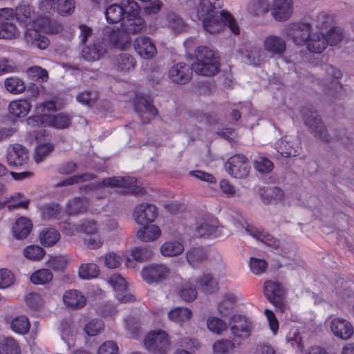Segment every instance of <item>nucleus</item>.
Here are the masks:
<instances>
[{
  "instance_id": "72a5a7b5",
  "label": "nucleus",
  "mask_w": 354,
  "mask_h": 354,
  "mask_svg": "<svg viewBox=\"0 0 354 354\" xmlns=\"http://www.w3.org/2000/svg\"><path fill=\"white\" fill-rule=\"evenodd\" d=\"M48 126H52L55 128L64 129L68 128L71 124V118L64 114L59 113L57 115H52L47 113Z\"/></svg>"
},
{
  "instance_id": "7ed1b4c3",
  "label": "nucleus",
  "mask_w": 354,
  "mask_h": 354,
  "mask_svg": "<svg viewBox=\"0 0 354 354\" xmlns=\"http://www.w3.org/2000/svg\"><path fill=\"white\" fill-rule=\"evenodd\" d=\"M232 341L221 339L213 345L215 354H228L236 346L241 345V342L250 336L252 323L245 316L233 315L230 317Z\"/></svg>"
},
{
  "instance_id": "603ef678",
  "label": "nucleus",
  "mask_w": 354,
  "mask_h": 354,
  "mask_svg": "<svg viewBox=\"0 0 354 354\" xmlns=\"http://www.w3.org/2000/svg\"><path fill=\"white\" fill-rule=\"evenodd\" d=\"M55 3L57 4V11L62 16L71 15L75 7L74 0H56Z\"/></svg>"
},
{
  "instance_id": "ddd939ff",
  "label": "nucleus",
  "mask_w": 354,
  "mask_h": 354,
  "mask_svg": "<svg viewBox=\"0 0 354 354\" xmlns=\"http://www.w3.org/2000/svg\"><path fill=\"white\" fill-rule=\"evenodd\" d=\"M158 215L157 208L152 204H140L134 210L133 216L136 222L140 225H146L154 221Z\"/></svg>"
},
{
  "instance_id": "a18cd8bd",
  "label": "nucleus",
  "mask_w": 354,
  "mask_h": 354,
  "mask_svg": "<svg viewBox=\"0 0 354 354\" xmlns=\"http://www.w3.org/2000/svg\"><path fill=\"white\" fill-rule=\"evenodd\" d=\"M53 273L46 268L38 270L30 276V281L34 284H45L53 279Z\"/></svg>"
},
{
  "instance_id": "864d4df0",
  "label": "nucleus",
  "mask_w": 354,
  "mask_h": 354,
  "mask_svg": "<svg viewBox=\"0 0 354 354\" xmlns=\"http://www.w3.org/2000/svg\"><path fill=\"white\" fill-rule=\"evenodd\" d=\"M151 255L152 251L147 246L135 248L131 252V257L140 262L149 259Z\"/></svg>"
},
{
  "instance_id": "ea45409f",
  "label": "nucleus",
  "mask_w": 354,
  "mask_h": 354,
  "mask_svg": "<svg viewBox=\"0 0 354 354\" xmlns=\"http://www.w3.org/2000/svg\"><path fill=\"white\" fill-rule=\"evenodd\" d=\"M6 89L13 94H19L24 92L26 86L24 82L17 77H7L4 81Z\"/></svg>"
},
{
  "instance_id": "6ab92c4d",
  "label": "nucleus",
  "mask_w": 354,
  "mask_h": 354,
  "mask_svg": "<svg viewBox=\"0 0 354 354\" xmlns=\"http://www.w3.org/2000/svg\"><path fill=\"white\" fill-rule=\"evenodd\" d=\"M292 0H274L272 8V15L277 21H286L292 12Z\"/></svg>"
},
{
  "instance_id": "6e6552de",
  "label": "nucleus",
  "mask_w": 354,
  "mask_h": 354,
  "mask_svg": "<svg viewBox=\"0 0 354 354\" xmlns=\"http://www.w3.org/2000/svg\"><path fill=\"white\" fill-rule=\"evenodd\" d=\"M225 169L234 178H244L250 173V165L245 156L236 154L230 157L227 161Z\"/></svg>"
},
{
  "instance_id": "423d86ee",
  "label": "nucleus",
  "mask_w": 354,
  "mask_h": 354,
  "mask_svg": "<svg viewBox=\"0 0 354 354\" xmlns=\"http://www.w3.org/2000/svg\"><path fill=\"white\" fill-rule=\"evenodd\" d=\"M146 28L145 20L140 16L124 19L121 23V28L118 31H113L110 39L115 44L120 45L123 42L129 43L130 39L128 37L122 38L123 34L127 35H136L141 32Z\"/></svg>"
},
{
  "instance_id": "1a4fd4ad",
  "label": "nucleus",
  "mask_w": 354,
  "mask_h": 354,
  "mask_svg": "<svg viewBox=\"0 0 354 354\" xmlns=\"http://www.w3.org/2000/svg\"><path fill=\"white\" fill-rule=\"evenodd\" d=\"M170 273L169 268L163 263H153L142 269L143 280L149 284L165 281Z\"/></svg>"
},
{
  "instance_id": "2eb2a0df",
  "label": "nucleus",
  "mask_w": 354,
  "mask_h": 354,
  "mask_svg": "<svg viewBox=\"0 0 354 354\" xmlns=\"http://www.w3.org/2000/svg\"><path fill=\"white\" fill-rule=\"evenodd\" d=\"M277 151L283 157H294L299 154L301 149L297 139L286 136L277 143Z\"/></svg>"
},
{
  "instance_id": "4c0bfd02",
  "label": "nucleus",
  "mask_w": 354,
  "mask_h": 354,
  "mask_svg": "<svg viewBox=\"0 0 354 354\" xmlns=\"http://www.w3.org/2000/svg\"><path fill=\"white\" fill-rule=\"evenodd\" d=\"M184 250L183 244L178 241H167L160 248L161 253L165 257H174L180 254Z\"/></svg>"
},
{
  "instance_id": "8fccbe9b",
  "label": "nucleus",
  "mask_w": 354,
  "mask_h": 354,
  "mask_svg": "<svg viewBox=\"0 0 354 354\" xmlns=\"http://www.w3.org/2000/svg\"><path fill=\"white\" fill-rule=\"evenodd\" d=\"M269 6L268 0H254L250 3L248 9L254 15L259 16L267 13Z\"/></svg>"
},
{
  "instance_id": "680f3d73",
  "label": "nucleus",
  "mask_w": 354,
  "mask_h": 354,
  "mask_svg": "<svg viewBox=\"0 0 354 354\" xmlns=\"http://www.w3.org/2000/svg\"><path fill=\"white\" fill-rule=\"evenodd\" d=\"M27 73L34 80L46 82L48 79V71L38 66L29 68Z\"/></svg>"
},
{
  "instance_id": "58836bf2",
  "label": "nucleus",
  "mask_w": 354,
  "mask_h": 354,
  "mask_svg": "<svg viewBox=\"0 0 354 354\" xmlns=\"http://www.w3.org/2000/svg\"><path fill=\"white\" fill-rule=\"evenodd\" d=\"M14 12L15 17L21 26L25 27L30 24L31 19L29 6L20 4L14 10Z\"/></svg>"
},
{
  "instance_id": "052dcab7",
  "label": "nucleus",
  "mask_w": 354,
  "mask_h": 354,
  "mask_svg": "<svg viewBox=\"0 0 354 354\" xmlns=\"http://www.w3.org/2000/svg\"><path fill=\"white\" fill-rule=\"evenodd\" d=\"M250 234L261 241L268 246L278 248L279 246V241L275 239L272 235L266 232H250Z\"/></svg>"
},
{
  "instance_id": "bf43d9fd",
  "label": "nucleus",
  "mask_w": 354,
  "mask_h": 354,
  "mask_svg": "<svg viewBox=\"0 0 354 354\" xmlns=\"http://www.w3.org/2000/svg\"><path fill=\"white\" fill-rule=\"evenodd\" d=\"M67 261V258L65 256H53L50 257L47 265L55 271H63L66 267Z\"/></svg>"
},
{
  "instance_id": "13d9d810",
  "label": "nucleus",
  "mask_w": 354,
  "mask_h": 354,
  "mask_svg": "<svg viewBox=\"0 0 354 354\" xmlns=\"http://www.w3.org/2000/svg\"><path fill=\"white\" fill-rule=\"evenodd\" d=\"M325 38L327 41L328 45L336 46L343 38V30L339 27H333L327 32Z\"/></svg>"
},
{
  "instance_id": "a19ab883",
  "label": "nucleus",
  "mask_w": 354,
  "mask_h": 354,
  "mask_svg": "<svg viewBox=\"0 0 354 354\" xmlns=\"http://www.w3.org/2000/svg\"><path fill=\"white\" fill-rule=\"evenodd\" d=\"M97 97L98 93L96 91L91 88H86L77 95L76 100L83 105L91 106L95 103Z\"/></svg>"
},
{
  "instance_id": "09e8293b",
  "label": "nucleus",
  "mask_w": 354,
  "mask_h": 354,
  "mask_svg": "<svg viewBox=\"0 0 354 354\" xmlns=\"http://www.w3.org/2000/svg\"><path fill=\"white\" fill-rule=\"evenodd\" d=\"M98 266L95 263L82 264L79 269V276L82 279H91L99 275Z\"/></svg>"
},
{
  "instance_id": "0e129e2a",
  "label": "nucleus",
  "mask_w": 354,
  "mask_h": 354,
  "mask_svg": "<svg viewBox=\"0 0 354 354\" xmlns=\"http://www.w3.org/2000/svg\"><path fill=\"white\" fill-rule=\"evenodd\" d=\"M129 336L137 338L140 333V324L135 317H129L124 320Z\"/></svg>"
},
{
  "instance_id": "774afa93",
  "label": "nucleus",
  "mask_w": 354,
  "mask_h": 354,
  "mask_svg": "<svg viewBox=\"0 0 354 354\" xmlns=\"http://www.w3.org/2000/svg\"><path fill=\"white\" fill-rule=\"evenodd\" d=\"M254 167L257 170L261 173H268L272 170L274 165L268 158L259 157L255 160Z\"/></svg>"
},
{
  "instance_id": "3c124183",
  "label": "nucleus",
  "mask_w": 354,
  "mask_h": 354,
  "mask_svg": "<svg viewBox=\"0 0 354 354\" xmlns=\"http://www.w3.org/2000/svg\"><path fill=\"white\" fill-rule=\"evenodd\" d=\"M197 281L206 292L212 293L217 289V283L210 273L203 274Z\"/></svg>"
},
{
  "instance_id": "4d7b16f0",
  "label": "nucleus",
  "mask_w": 354,
  "mask_h": 354,
  "mask_svg": "<svg viewBox=\"0 0 354 354\" xmlns=\"http://www.w3.org/2000/svg\"><path fill=\"white\" fill-rule=\"evenodd\" d=\"M104 328V322L100 319H93L84 326L85 333L89 336L98 335Z\"/></svg>"
},
{
  "instance_id": "f257e3e1",
  "label": "nucleus",
  "mask_w": 354,
  "mask_h": 354,
  "mask_svg": "<svg viewBox=\"0 0 354 354\" xmlns=\"http://www.w3.org/2000/svg\"><path fill=\"white\" fill-rule=\"evenodd\" d=\"M223 6L221 0H199V4L192 15L194 20H201L204 29L211 34L218 33L224 26L234 35L240 32L234 17L228 12L218 11Z\"/></svg>"
},
{
  "instance_id": "a878e982",
  "label": "nucleus",
  "mask_w": 354,
  "mask_h": 354,
  "mask_svg": "<svg viewBox=\"0 0 354 354\" xmlns=\"http://www.w3.org/2000/svg\"><path fill=\"white\" fill-rule=\"evenodd\" d=\"M335 290L336 295L342 299L352 298L354 297V282L339 277L336 279Z\"/></svg>"
},
{
  "instance_id": "aec40b11",
  "label": "nucleus",
  "mask_w": 354,
  "mask_h": 354,
  "mask_svg": "<svg viewBox=\"0 0 354 354\" xmlns=\"http://www.w3.org/2000/svg\"><path fill=\"white\" fill-rule=\"evenodd\" d=\"M265 50L272 55H282L286 49V43L283 38L270 35L263 41Z\"/></svg>"
},
{
  "instance_id": "473e14b6",
  "label": "nucleus",
  "mask_w": 354,
  "mask_h": 354,
  "mask_svg": "<svg viewBox=\"0 0 354 354\" xmlns=\"http://www.w3.org/2000/svg\"><path fill=\"white\" fill-rule=\"evenodd\" d=\"M88 201L84 197H76L69 201L67 212L70 215H77L86 212Z\"/></svg>"
},
{
  "instance_id": "49530a36",
  "label": "nucleus",
  "mask_w": 354,
  "mask_h": 354,
  "mask_svg": "<svg viewBox=\"0 0 354 354\" xmlns=\"http://www.w3.org/2000/svg\"><path fill=\"white\" fill-rule=\"evenodd\" d=\"M11 328L19 334H26L30 328V322L25 315L17 316L11 322Z\"/></svg>"
},
{
  "instance_id": "69168bd1",
  "label": "nucleus",
  "mask_w": 354,
  "mask_h": 354,
  "mask_svg": "<svg viewBox=\"0 0 354 354\" xmlns=\"http://www.w3.org/2000/svg\"><path fill=\"white\" fill-rule=\"evenodd\" d=\"M54 149V146L50 143L39 145L36 149L35 161L40 162L43 159L51 153Z\"/></svg>"
},
{
  "instance_id": "b1692460",
  "label": "nucleus",
  "mask_w": 354,
  "mask_h": 354,
  "mask_svg": "<svg viewBox=\"0 0 354 354\" xmlns=\"http://www.w3.org/2000/svg\"><path fill=\"white\" fill-rule=\"evenodd\" d=\"M63 301L66 306L73 309L84 307L86 299L82 293L77 290H68L63 295Z\"/></svg>"
},
{
  "instance_id": "f03ea898",
  "label": "nucleus",
  "mask_w": 354,
  "mask_h": 354,
  "mask_svg": "<svg viewBox=\"0 0 354 354\" xmlns=\"http://www.w3.org/2000/svg\"><path fill=\"white\" fill-rule=\"evenodd\" d=\"M196 62L189 66L183 62L174 65L169 71V78L178 84L189 82L193 71L203 76H212L218 72V60L212 50L206 46H199L195 50Z\"/></svg>"
},
{
  "instance_id": "e2e57ef3",
  "label": "nucleus",
  "mask_w": 354,
  "mask_h": 354,
  "mask_svg": "<svg viewBox=\"0 0 354 354\" xmlns=\"http://www.w3.org/2000/svg\"><path fill=\"white\" fill-rule=\"evenodd\" d=\"M62 338L68 344L71 343V340L74 335L75 330L73 323L71 320H64L61 323Z\"/></svg>"
},
{
  "instance_id": "dca6fc26",
  "label": "nucleus",
  "mask_w": 354,
  "mask_h": 354,
  "mask_svg": "<svg viewBox=\"0 0 354 354\" xmlns=\"http://www.w3.org/2000/svg\"><path fill=\"white\" fill-rule=\"evenodd\" d=\"M6 158L9 166H21L28 160L26 148L19 144L9 147L6 152Z\"/></svg>"
},
{
  "instance_id": "412c9836",
  "label": "nucleus",
  "mask_w": 354,
  "mask_h": 354,
  "mask_svg": "<svg viewBox=\"0 0 354 354\" xmlns=\"http://www.w3.org/2000/svg\"><path fill=\"white\" fill-rule=\"evenodd\" d=\"M32 223L30 219L21 216L17 219L12 227L13 237L17 240L26 239L30 233Z\"/></svg>"
},
{
  "instance_id": "79ce46f5",
  "label": "nucleus",
  "mask_w": 354,
  "mask_h": 354,
  "mask_svg": "<svg viewBox=\"0 0 354 354\" xmlns=\"http://www.w3.org/2000/svg\"><path fill=\"white\" fill-rule=\"evenodd\" d=\"M120 6L123 10L124 19L140 15V6L134 0H122Z\"/></svg>"
},
{
  "instance_id": "20e7f679",
  "label": "nucleus",
  "mask_w": 354,
  "mask_h": 354,
  "mask_svg": "<svg viewBox=\"0 0 354 354\" xmlns=\"http://www.w3.org/2000/svg\"><path fill=\"white\" fill-rule=\"evenodd\" d=\"M137 180L131 176H113L106 178L102 181L92 183L80 187V192L82 194H88L91 192L100 189L103 186L110 187H122L131 193L139 194L142 188L136 185Z\"/></svg>"
},
{
  "instance_id": "4be33fe9",
  "label": "nucleus",
  "mask_w": 354,
  "mask_h": 354,
  "mask_svg": "<svg viewBox=\"0 0 354 354\" xmlns=\"http://www.w3.org/2000/svg\"><path fill=\"white\" fill-rule=\"evenodd\" d=\"M259 194L261 200L266 205L277 204L283 198V191L276 186L261 188Z\"/></svg>"
},
{
  "instance_id": "2f4dec72",
  "label": "nucleus",
  "mask_w": 354,
  "mask_h": 354,
  "mask_svg": "<svg viewBox=\"0 0 354 354\" xmlns=\"http://www.w3.org/2000/svg\"><path fill=\"white\" fill-rule=\"evenodd\" d=\"M122 8L120 4L113 3L109 6L105 11L104 15L106 19L109 24H117L122 22L124 20V15L122 12Z\"/></svg>"
},
{
  "instance_id": "de8ad7c7",
  "label": "nucleus",
  "mask_w": 354,
  "mask_h": 354,
  "mask_svg": "<svg viewBox=\"0 0 354 354\" xmlns=\"http://www.w3.org/2000/svg\"><path fill=\"white\" fill-rule=\"evenodd\" d=\"M192 314V313L189 308H176L168 313V317L176 322H183L189 319Z\"/></svg>"
},
{
  "instance_id": "338daca9",
  "label": "nucleus",
  "mask_w": 354,
  "mask_h": 354,
  "mask_svg": "<svg viewBox=\"0 0 354 354\" xmlns=\"http://www.w3.org/2000/svg\"><path fill=\"white\" fill-rule=\"evenodd\" d=\"M250 267L252 272L256 274H261L266 271L268 263L263 259L252 257L250 261Z\"/></svg>"
},
{
  "instance_id": "37998d69",
  "label": "nucleus",
  "mask_w": 354,
  "mask_h": 354,
  "mask_svg": "<svg viewBox=\"0 0 354 354\" xmlns=\"http://www.w3.org/2000/svg\"><path fill=\"white\" fill-rule=\"evenodd\" d=\"M21 351L17 342L11 337L0 341V354H20Z\"/></svg>"
},
{
  "instance_id": "9b49d317",
  "label": "nucleus",
  "mask_w": 354,
  "mask_h": 354,
  "mask_svg": "<svg viewBox=\"0 0 354 354\" xmlns=\"http://www.w3.org/2000/svg\"><path fill=\"white\" fill-rule=\"evenodd\" d=\"M263 292L268 300L280 312H283L285 306L283 302V289L282 286L275 281H266L263 286Z\"/></svg>"
},
{
  "instance_id": "f3484780",
  "label": "nucleus",
  "mask_w": 354,
  "mask_h": 354,
  "mask_svg": "<svg viewBox=\"0 0 354 354\" xmlns=\"http://www.w3.org/2000/svg\"><path fill=\"white\" fill-rule=\"evenodd\" d=\"M134 48L137 53L144 59H150L157 54V49L148 37H141L135 39Z\"/></svg>"
},
{
  "instance_id": "393cba45",
  "label": "nucleus",
  "mask_w": 354,
  "mask_h": 354,
  "mask_svg": "<svg viewBox=\"0 0 354 354\" xmlns=\"http://www.w3.org/2000/svg\"><path fill=\"white\" fill-rule=\"evenodd\" d=\"M243 61L246 64L259 66L263 61L262 51L260 47L249 45L241 50Z\"/></svg>"
},
{
  "instance_id": "4468645a",
  "label": "nucleus",
  "mask_w": 354,
  "mask_h": 354,
  "mask_svg": "<svg viewBox=\"0 0 354 354\" xmlns=\"http://www.w3.org/2000/svg\"><path fill=\"white\" fill-rule=\"evenodd\" d=\"M109 282L116 292V298L120 303L134 301V296L127 293L125 279L120 274H113L110 277Z\"/></svg>"
},
{
  "instance_id": "c9c22d12",
  "label": "nucleus",
  "mask_w": 354,
  "mask_h": 354,
  "mask_svg": "<svg viewBox=\"0 0 354 354\" xmlns=\"http://www.w3.org/2000/svg\"><path fill=\"white\" fill-rule=\"evenodd\" d=\"M188 263L194 268L198 267V264L207 259V254L202 248L191 249L187 252L186 255Z\"/></svg>"
},
{
  "instance_id": "c756f323",
  "label": "nucleus",
  "mask_w": 354,
  "mask_h": 354,
  "mask_svg": "<svg viewBox=\"0 0 354 354\" xmlns=\"http://www.w3.org/2000/svg\"><path fill=\"white\" fill-rule=\"evenodd\" d=\"M134 105L135 109L138 112L145 111L152 116H156L158 114V110L153 105L152 101L149 97L136 95Z\"/></svg>"
},
{
  "instance_id": "0eeeda50",
  "label": "nucleus",
  "mask_w": 354,
  "mask_h": 354,
  "mask_svg": "<svg viewBox=\"0 0 354 354\" xmlns=\"http://www.w3.org/2000/svg\"><path fill=\"white\" fill-rule=\"evenodd\" d=\"M303 120L315 136L326 142L330 141V136L324 125L317 111L310 107H303L301 110Z\"/></svg>"
},
{
  "instance_id": "6e6d98bb",
  "label": "nucleus",
  "mask_w": 354,
  "mask_h": 354,
  "mask_svg": "<svg viewBox=\"0 0 354 354\" xmlns=\"http://www.w3.org/2000/svg\"><path fill=\"white\" fill-rule=\"evenodd\" d=\"M207 326L210 331L216 334H220L227 328L226 323L216 317H209L207 320Z\"/></svg>"
},
{
  "instance_id": "7c9ffc66",
  "label": "nucleus",
  "mask_w": 354,
  "mask_h": 354,
  "mask_svg": "<svg viewBox=\"0 0 354 354\" xmlns=\"http://www.w3.org/2000/svg\"><path fill=\"white\" fill-rule=\"evenodd\" d=\"M31 108V105L27 100L12 101L9 104V112L13 116L22 118L27 115Z\"/></svg>"
},
{
  "instance_id": "5fc2aeb1",
  "label": "nucleus",
  "mask_w": 354,
  "mask_h": 354,
  "mask_svg": "<svg viewBox=\"0 0 354 354\" xmlns=\"http://www.w3.org/2000/svg\"><path fill=\"white\" fill-rule=\"evenodd\" d=\"M45 253V250L41 247L35 245L28 246L24 252V254L27 259L34 261L41 260Z\"/></svg>"
},
{
  "instance_id": "c03bdc74",
  "label": "nucleus",
  "mask_w": 354,
  "mask_h": 354,
  "mask_svg": "<svg viewBox=\"0 0 354 354\" xmlns=\"http://www.w3.org/2000/svg\"><path fill=\"white\" fill-rule=\"evenodd\" d=\"M19 34L16 26L9 21H0V39H12Z\"/></svg>"
},
{
  "instance_id": "39448f33",
  "label": "nucleus",
  "mask_w": 354,
  "mask_h": 354,
  "mask_svg": "<svg viewBox=\"0 0 354 354\" xmlns=\"http://www.w3.org/2000/svg\"><path fill=\"white\" fill-rule=\"evenodd\" d=\"M324 23H316L314 19L310 22H297L290 24L285 29L284 32L288 38L297 46H304L306 44L312 35L313 27L315 26L319 30L324 27Z\"/></svg>"
},
{
  "instance_id": "c85d7f7f",
  "label": "nucleus",
  "mask_w": 354,
  "mask_h": 354,
  "mask_svg": "<svg viewBox=\"0 0 354 354\" xmlns=\"http://www.w3.org/2000/svg\"><path fill=\"white\" fill-rule=\"evenodd\" d=\"M160 228L155 225H143L137 232V237L142 242L156 240L160 236Z\"/></svg>"
},
{
  "instance_id": "cd10ccee",
  "label": "nucleus",
  "mask_w": 354,
  "mask_h": 354,
  "mask_svg": "<svg viewBox=\"0 0 354 354\" xmlns=\"http://www.w3.org/2000/svg\"><path fill=\"white\" fill-rule=\"evenodd\" d=\"M136 59L131 54L121 53L115 58L114 64L116 69L121 72H129L136 66Z\"/></svg>"
},
{
  "instance_id": "9d476101",
  "label": "nucleus",
  "mask_w": 354,
  "mask_h": 354,
  "mask_svg": "<svg viewBox=\"0 0 354 354\" xmlns=\"http://www.w3.org/2000/svg\"><path fill=\"white\" fill-rule=\"evenodd\" d=\"M147 349L158 353H164L169 348L168 335L163 330L150 332L145 339Z\"/></svg>"
},
{
  "instance_id": "e433bc0d",
  "label": "nucleus",
  "mask_w": 354,
  "mask_h": 354,
  "mask_svg": "<svg viewBox=\"0 0 354 354\" xmlns=\"http://www.w3.org/2000/svg\"><path fill=\"white\" fill-rule=\"evenodd\" d=\"M178 295L185 302H192L196 298L197 291L193 283L185 282L178 288Z\"/></svg>"
},
{
  "instance_id": "f704fd0d",
  "label": "nucleus",
  "mask_w": 354,
  "mask_h": 354,
  "mask_svg": "<svg viewBox=\"0 0 354 354\" xmlns=\"http://www.w3.org/2000/svg\"><path fill=\"white\" fill-rule=\"evenodd\" d=\"M59 239L60 234L55 228L44 230L39 234L40 242L45 247L54 245Z\"/></svg>"
},
{
  "instance_id": "5701e85b",
  "label": "nucleus",
  "mask_w": 354,
  "mask_h": 354,
  "mask_svg": "<svg viewBox=\"0 0 354 354\" xmlns=\"http://www.w3.org/2000/svg\"><path fill=\"white\" fill-rule=\"evenodd\" d=\"M27 44L40 49H46L49 45V39L34 28H28L24 35Z\"/></svg>"
},
{
  "instance_id": "a211bd4d",
  "label": "nucleus",
  "mask_w": 354,
  "mask_h": 354,
  "mask_svg": "<svg viewBox=\"0 0 354 354\" xmlns=\"http://www.w3.org/2000/svg\"><path fill=\"white\" fill-rule=\"evenodd\" d=\"M330 329L333 335L342 339H348L353 334V327L347 320L335 318L330 322Z\"/></svg>"
},
{
  "instance_id": "f8f14e48",
  "label": "nucleus",
  "mask_w": 354,
  "mask_h": 354,
  "mask_svg": "<svg viewBox=\"0 0 354 354\" xmlns=\"http://www.w3.org/2000/svg\"><path fill=\"white\" fill-rule=\"evenodd\" d=\"M107 52V45L103 39L94 41L82 50V57L87 62H95L100 59Z\"/></svg>"
},
{
  "instance_id": "bb28decb",
  "label": "nucleus",
  "mask_w": 354,
  "mask_h": 354,
  "mask_svg": "<svg viewBox=\"0 0 354 354\" xmlns=\"http://www.w3.org/2000/svg\"><path fill=\"white\" fill-rule=\"evenodd\" d=\"M306 44L307 49L315 53H321L328 46L325 35L322 32L312 34Z\"/></svg>"
}]
</instances>
